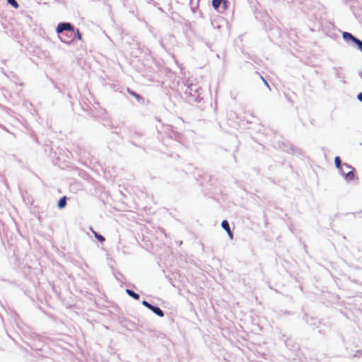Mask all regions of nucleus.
<instances>
[{
	"instance_id": "nucleus-1",
	"label": "nucleus",
	"mask_w": 362,
	"mask_h": 362,
	"mask_svg": "<svg viewBox=\"0 0 362 362\" xmlns=\"http://www.w3.org/2000/svg\"><path fill=\"white\" fill-rule=\"evenodd\" d=\"M183 84L185 86L184 94L188 102L199 103L202 100L201 94L202 89L201 87L197 83H193L189 79L183 82Z\"/></svg>"
},
{
	"instance_id": "nucleus-2",
	"label": "nucleus",
	"mask_w": 362,
	"mask_h": 362,
	"mask_svg": "<svg viewBox=\"0 0 362 362\" xmlns=\"http://www.w3.org/2000/svg\"><path fill=\"white\" fill-rule=\"evenodd\" d=\"M116 134H122L121 136L122 138H127L129 142L133 146L138 148H143L144 146V139L143 135L141 133L134 131L129 127H125L123 129V132L121 131L119 132L115 131L114 132Z\"/></svg>"
},
{
	"instance_id": "nucleus-3",
	"label": "nucleus",
	"mask_w": 362,
	"mask_h": 362,
	"mask_svg": "<svg viewBox=\"0 0 362 362\" xmlns=\"http://www.w3.org/2000/svg\"><path fill=\"white\" fill-rule=\"evenodd\" d=\"M341 36L348 46L356 48L362 52V41L349 32L343 31Z\"/></svg>"
},
{
	"instance_id": "nucleus-4",
	"label": "nucleus",
	"mask_w": 362,
	"mask_h": 362,
	"mask_svg": "<svg viewBox=\"0 0 362 362\" xmlns=\"http://www.w3.org/2000/svg\"><path fill=\"white\" fill-rule=\"evenodd\" d=\"M163 131L168 138L174 139L178 142L181 141L182 138V134L175 131L172 125L167 124L163 126Z\"/></svg>"
},
{
	"instance_id": "nucleus-5",
	"label": "nucleus",
	"mask_w": 362,
	"mask_h": 362,
	"mask_svg": "<svg viewBox=\"0 0 362 362\" xmlns=\"http://www.w3.org/2000/svg\"><path fill=\"white\" fill-rule=\"evenodd\" d=\"M74 25L69 22H61L59 23L57 28L56 32L58 35L65 34V33L72 32L74 28Z\"/></svg>"
},
{
	"instance_id": "nucleus-6",
	"label": "nucleus",
	"mask_w": 362,
	"mask_h": 362,
	"mask_svg": "<svg viewBox=\"0 0 362 362\" xmlns=\"http://www.w3.org/2000/svg\"><path fill=\"white\" fill-rule=\"evenodd\" d=\"M142 305L152 311L155 315L160 317H163L165 315L164 311L157 305L152 304L146 300H143Z\"/></svg>"
},
{
	"instance_id": "nucleus-7",
	"label": "nucleus",
	"mask_w": 362,
	"mask_h": 362,
	"mask_svg": "<svg viewBox=\"0 0 362 362\" xmlns=\"http://www.w3.org/2000/svg\"><path fill=\"white\" fill-rule=\"evenodd\" d=\"M79 160L81 163L86 166L92 163L93 157L90 153L87 152L83 149H80L78 151Z\"/></svg>"
},
{
	"instance_id": "nucleus-8",
	"label": "nucleus",
	"mask_w": 362,
	"mask_h": 362,
	"mask_svg": "<svg viewBox=\"0 0 362 362\" xmlns=\"http://www.w3.org/2000/svg\"><path fill=\"white\" fill-rule=\"evenodd\" d=\"M59 38L60 39L61 42L63 43L71 45L72 42L71 39L69 36V33H65V34L59 35Z\"/></svg>"
},
{
	"instance_id": "nucleus-9",
	"label": "nucleus",
	"mask_w": 362,
	"mask_h": 362,
	"mask_svg": "<svg viewBox=\"0 0 362 362\" xmlns=\"http://www.w3.org/2000/svg\"><path fill=\"white\" fill-rule=\"evenodd\" d=\"M127 91L131 95L134 97L139 103H144V98L141 95H140L139 93L131 90L130 88H127Z\"/></svg>"
},
{
	"instance_id": "nucleus-10",
	"label": "nucleus",
	"mask_w": 362,
	"mask_h": 362,
	"mask_svg": "<svg viewBox=\"0 0 362 362\" xmlns=\"http://www.w3.org/2000/svg\"><path fill=\"white\" fill-rule=\"evenodd\" d=\"M66 204H67V197L66 196H63L58 200L57 207L59 209H62L66 206Z\"/></svg>"
},
{
	"instance_id": "nucleus-11",
	"label": "nucleus",
	"mask_w": 362,
	"mask_h": 362,
	"mask_svg": "<svg viewBox=\"0 0 362 362\" xmlns=\"http://www.w3.org/2000/svg\"><path fill=\"white\" fill-rule=\"evenodd\" d=\"M355 170H349L344 175V178L347 181L350 182L355 179L356 176L354 174Z\"/></svg>"
},
{
	"instance_id": "nucleus-12",
	"label": "nucleus",
	"mask_w": 362,
	"mask_h": 362,
	"mask_svg": "<svg viewBox=\"0 0 362 362\" xmlns=\"http://www.w3.org/2000/svg\"><path fill=\"white\" fill-rule=\"evenodd\" d=\"M90 230L92 231V233H93L95 238L100 243H103L105 241V238L103 235H102L101 234H100L99 233H97L96 231H95L93 228H90Z\"/></svg>"
},
{
	"instance_id": "nucleus-13",
	"label": "nucleus",
	"mask_w": 362,
	"mask_h": 362,
	"mask_svg": "<svg viewBox=\"0 0 362 362\" xmlns=\"http://www.w3.org/2000/svg\"><path fill=\"white\" fill-rule=\"evenodd\" d=\"M125 291L128 294V296H129L132 298H134L135 300H139V298H140L139 294L136 293V292H134L133 290L129 289V288H127L125 290Z\"/></svg>"
},
{
	"instance_id": "nucleus-14",
	"label": "nucleus",
	"mask_w": 362,
	"mask_h": 362,
	"mask_svg": "<svg viewBox=\"0 0 362 362\" xmlns=\"http://www.w3.org/2000/svg\"><path fill=\"white\" fill-rule=\"evenodd\" d=\"M72 35H73L72 37L74 38V40H81L82 35H81V32L79 31V30L78 28L74 27V30L72 31Z\"/></svg>"
},
{
	"instance_id": "nucleus-15",
	"label": "nucleus",
	"mask_w": 362,
	"mask_h": 362,
	"mask_svg": "<svg viewBox=\"0 0 362 362\" xmlns=\"http://www.w3.org/2000/svg\"><path fill=\"white\" fill-rule=\"evenodd\" d=\"M221 1H223V0H212L211 1V5H212L213 8L218 12V11H220Z\"/></svg>"
},
{
	"instance_id": "nucleus-16",
	"label": "nucleus",
	"mask_w": 362,
	"mask_h": 362,
	"mask_svg": "<svg viewBox=\"0 0 362 362\" xmlns=\"http://www.w3.org/2000/svg\"><path fill=\"white\" fill-rule=\"evenodd\" d=\"M334 161L336 168L337 170H340V168L343 166L344 164L342 163L340 157L338 156H335Z\"/></svg>"
},
{
	"instance_id": "nucleus-17",
	"label": "nucleus",
	"mask_w": 362,
	"mask_h": 362,
	"mask_svg": "<svg viewBox=\"0 0 362 362\" xmlns=\"http://www.w3.org/2000/svg\"><path fill=\"white\" fill-rule=\"evenodd\" d=\"M228 0H223V1H221L220 11H218V12L221 13H223L228 8Z\"/></svg>"
},
{
	"instance_id": "nucleus-18",
	"label": "nucleus",
	"mask_w": 362,
	"mask_h": 362,
	"mask_svg": "<svg viewBox=\"0 0 362 362\" xmlns=\"http://www.w3.org/2000/svg\"><path fill=\"white\" fill-rule=\"evenodd\" d=\"M308 323H310V326L312 327V329H315V328H318L317 327V324H320V322H318V320L315 318H313L311 317L310 319V321H308Z\"/></svg>"
},
{
	"instance_id": "nucleus-19",
	"label": "nucleus",
	"mask_w": 362,
	"mask_h": 362,
	"mask_svg": "<svg viewBox=\"0 0 362 362\" xmlns=\"http://www.w3.org/2000/svg\"><path fill=\"white\" fill-rule=\"evenodd\" d=\"M7 3L12 6L14 8H18L19 6L18 3L16 0H6Z\"/></svg>"
},
{
	"instance_id": "nucleus-20",
	"label": "nucleus",
	"mask_w": 362,
	"mask_h": 362,
	"mask_svg": "<svg viewBox=\"0 0 362 362\" xmlns=\"http://www.w3.org/2000/svg\"><path fill=\"white\" fill-rule=\"evenodd\" d=\"M221 227L223 228V229H224L225 230H226L227 229L229 228L230 227V225H229V223L228 221L225 219L223 221H222L221 222Z\"/></svg>"
},
{
	"instance_id": "nucleus-21",
	"label": "nucleus",
	"mask_w": 362,
	"mask_h": 362,
	"mask_svg": "<svg viewBox=\"0 0 362 362\" xmlns=\"http://www.w3.org/2000/svg\"><path fill=\"white\" fill-rule=\"evenodd\" d=\"M114 275L115 276V279L117 281H120L121 280L120 278H123L124 277L123 274L121 272H117V273H114Z\"/></svg>"
},
{
	"instance_id": "nucleus-22",
	"label": "nucleus",
	"mask_w": 362,
	"mask_h": 362,
	"mask_svg": "<svg viewBox=\"0 0 362 362\" xmlns=\"http://www.w3.org/2000/svg\"><path fill=\"white\" fill-rule=\"evenodd\" d=\"M226 231L227 232L228 237L232 240L233 238V231L230 230V228L229 227V228L227 229Z\"/></svg>"
},
{
	"instance_id": "nucleus-23",
	"label": "nucleus",
	"mask_w": 362,
	"mask_h": 362,
	"mask_svg": "<svg viewBox=\"0 0 362 362\" xmlns=\"http://www.w3.org/2000/svg\"><path fill=\"white\" fill-rule=\"evenodd\" d=\"M343 165L345 166L347 169H349V170H355V168L352 165L346 163H344Z\"/></svg>"
},
{
	"instance_id": "nucleus-24",
	"label": "nucleus",
	"mask_w": 362,
	"mask_h": 362,
	"mask_svg": "<svg viewBox=\"0 0 362 362\" xmlns=\"http://www.w3.org/2000/svg\"><path fill=\"white\" fill-rule=\"evenodd\" d=\"M260 78H261V79L263 81V82H264V85H265V86H267L269 90H271V88H270V86H269V85L268 82L264 79V78L262 76H261V75H260Z\"/></svg>"
},
{
	"instance_id": "nucleus-25",
	"label": "nucleus",
	"mask_w": 362,
	"mask_h": 362,
	"mask_svg": "<svg viewBox=\"0 0 362 362\" xmlns=\"http://www.w3.org/2000/svg\"><path fill=\"white\" fill-rule=\"evenodd\" d=\"M356 98L358 101H360L362 103V91L358 93Z\"/></svg>"
},
{
	"instance_id": "nucleus-26",
	"label": "nucleus",
	"mask_w": 362,
	"mask_h": 362,
	"mask_svg": "<svg viewBox=\"0 0 362 362\" xmlns=\"http://www.w3.org/2000/svg\"><path fill=\"white\" fill-rule=\"evenodd\" d=\"M105 126H109L110 127V129H117L118 127H115L112 124H104Z\"/></svg>"
},
{
	"instance_id": "nucleus-27",
	"label": "nucleus",
	"mask_w": 362,
	"mask_h": 362,
	"mask_svg": "<svg viewBox=\"0 0 362 362\" xmlns=\"http://www.w3.org/2000/svg\"><path fill=\"white\" fill-rule=\"evenodd\" d=\"M340 175H341L344 177V175L346 173L344 172L342 167L340 168V170H338Z\"/></svg>"
},
{
	"instance_id": "nucleus-28",
	"label": "nucleus",
	"mask_w": 362,
	"mask_h": 362,
	"mask_svg": "<svg viewBox=\"0 0 362 362\" xmlns=\"http://www.w3.org/2000/svg\"><path fill=\"white\" fill-rule=\"evenodd\" d=\"M69 36L71 39L72 42H74V38L72 37L73 36L72 32H69Z\"/></svg>"
},
{
	"instance_id": "nucleus-29",
	"label": "nucleus",
	"mask_w": 362,
	"mask_h": 362,
	"mask_svg": "<svg viewBox=\"0 0 362 362\" xmlns=\"http://www.w3.org/2000/svg\"><path fill=\"white\" fill-rule=\"evenodd\" d=\"M264 223H265V226H267L268 224V221H267V216L265 215L264 216Z\"/></svg>"
},
{
	"instance_id": "nucleus-30",
	"label": "nucleus",
	"mask_w": 362,
	"mask_h": 362,
	"mask_svg": "<svg viewBox=\"0 0 362 362\" xmlns=\"http://www.w3.org/2000/svg\"><path fill=\"white\" fill-rule=\"evenodd\" d=\"M199 1H200V0H197V4H196V8H197V7L198 6V4H199Z\"/></svg>"
},
{
	"instance_id": "nucleus-31",
	"label": "nucleus",
	"mask_w": 362,
	"mask_h": 362,
	"mask_svg": "<svg viewBox=\"0 0 362 362\" xmlns=\"http://www.w3.org/2000/svg\"><path fill=\"white\" fill-rule=\"evenodd\" d=\"M206 46H207L208 47H210V45H209V42H206Z\"/></svg>"
},
{
	"instance_id": "nucleus-32",
	"label": "nucleus",
	"mask_w": 362,
	"mask_h": 362,
	"mask_svg": "<svg viewBox=\"0 0 362 362\" xmlns=\"http://www.w3.org/2000/svg\"><path fill=\"white\" fill-rule=\"evenodd\" d=\"M191 8H192V10L194 12V6H192V7H191Z\"/></svg>"
},
{
	"instance_id": "nucleus-33",
	"label": "nucleus",
	"mask_w": 362,
	"mask_h": 362,
	"mask_svg": "<svg viewBox=\"0 0 362 362\" xmlns=\"http://www.w3.org/2000/svg\"><path fill=\"white\" fill-rule=\"evenodd\" d=\"M333 69H334L335 71H337L336 67H334V68H333Z\"/></svg>"
},
{
	"instance_id": "nucleus-34",
	"label": "nucleus",
	"mask_w": 362,
	"mask_h": 362,
	"mask_svg": "<svg viewBox=\"0 0 362 362\" xmlns=\"http://www.w3.org/2000/svg\"><path fill=\"white\" fill-rule=\"evenodd\" d=\"M319 332H320V334H321V333H322V330H321V329H320V330H319Z\"/></svg>"
}]
</instances>
